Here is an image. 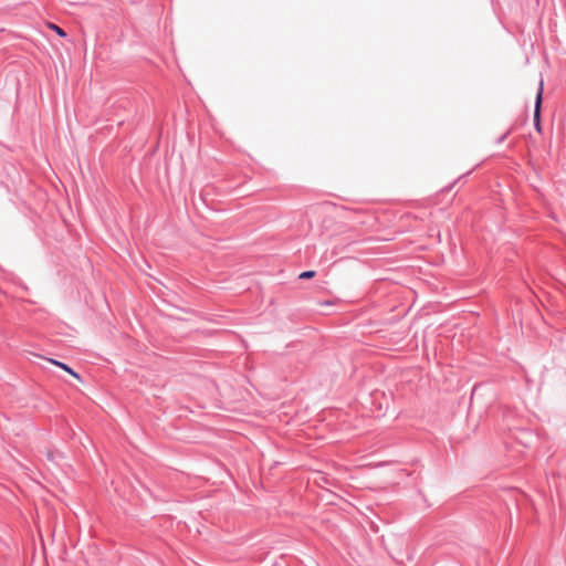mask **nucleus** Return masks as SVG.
I'll use <instances>...</instances> for the list:
<instances>
[{
  "label": "nucleus",
  "instance_id": "1",
  "mask_svg": "<svg viewBox=\"0 0 566 566\" xmlns=\"http://www.w3.org/2000/svg\"><path fill=\"white\" fill-rule=\"evenodd\" d=\"M542 99H543V82H541L538 92L536 94L535 109H534V126L538 132H541L539 118H541Z\"/></svg>",
  "mask_w": 566,
  "mask_h": 566
},
{
  "label": "nucleus",
  "instance_id": "2",
  "mask_svg": "<svg viewBox=\"0 0 566 566\" xmlns=\"http://www.w3.org/2000/svg\"><path fill=\"white\" fill-rule=\"evenodd\" d=\"M49 361H50L51 364H53V365L59 366V367H60V368H62L63 370L67 371V373H69L70 375H72L73 377H75V378L80 379V375H78L76 371H74V370H73L69 365H66V364H64V363H62V361H59V360H56V359H53V358L49 359Z\"/></svg>",
  "mask_w": 566,
  "mask_h": 566
},
{
  "label": "nucleus",
  "instance_id": "3",
  "mask_svg": "<svg viewBox=\"0 0 566 566\" xmlns=\"http://www.w3.org/2000/svg\"><path fill=\"white\" fill-rule=\"evenodd\" d=\"M315 274H316V272H315V271H313V270L304 271V272H302V273L298 275V279H300V280H308V279L314 277V276H315Z\"/></svg>",
  "mask_w": 566,
  "mask_h": 566
},
{
  "label": "nucleus",
  "instance_id": "4",
  "mask_svg": "<svg viewBox=\"0 0 566 566\" xmlns=\"http://www.w3.org/2000/svg\"><path fill=\"white\" fill-rule=\"evenodd\" d=\"M50 28L61 38L66 36V32L56 24H50Z\"/></svg>",
  "mask_w": 566,
  "mask_h": 566
},
{
  "label": "nucleus",
  "instance_id": "5",
  "mask_svg": "<svg viewBox=\"0 0 566 566\" xmlns=\"http://www.w3.org/2000/svg\"><path fill=\"white\" fill-rule=\"evenodd\" d=\"M511 130H507L506 133H504L502 136H500L497 139H496V143L497 144H502L506 138L507 136L510 135Z\"/></svg>",
  "mask_w": 566,
  "mask_h": 566
}]
</instances>
